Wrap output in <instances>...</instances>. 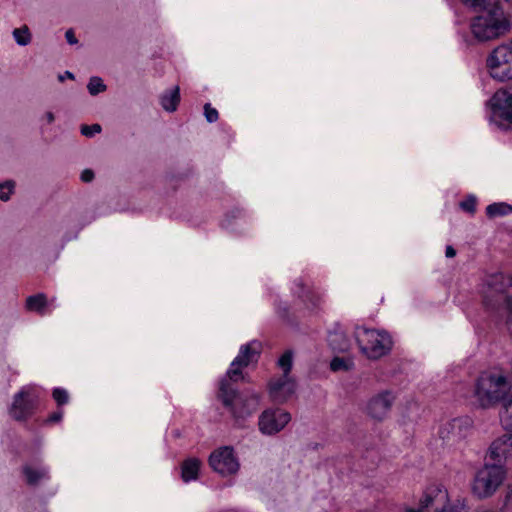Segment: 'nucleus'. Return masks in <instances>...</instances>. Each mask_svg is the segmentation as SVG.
Listing matches in <instances>:
<instances>
[{
  "instance_id": "nucleus-1",
  "label": "nucleus",
  "mask_w": 512,
  "mask_h": 512,
  "mask_svg": "<svg viewBox=\"0 0 512 512\" xmlns=\"http://www.w3.org/2000/svg\"><path fill=\"white\" fill-rule=\"evenodd\" d=\"M260 350L261 344L255 340L242 345L219 382L218 398L236 420L250 417L259 408L261 395L253 390L237 393L235 383L242 378V368L257 361Z\"/></svg>"
},
{
  "instance_id": "nucleus-2",
  "label": "nucleus",
  "mask_w": 512,
  "mask_h": 512,
  "mask_svg": "<svg viewBox=\"0 0 512 512\" xmlns=\"http://www.w3.org/2000/svg\"><path fill=\"white\" fill-rule=\"evenodd\" d=\"M474 397L482 408L501 403V423L506 430L512 431V382L507 374L501 370L482 372L475 383Z\"/></svg>"
},
{
  "instance_id": "nucleus-3",
  "label": "nucleus",
  "mask_w": 512,
  "mask_h": 512,
  "mask_svg": "<svg viewBox=\"0 0 512 512\" xmlns=\"http://www.w3.org/2000/svg\"><path fill=\"white\" fill-rule=\"evenodd\" d=\"M472 38L477 42H487L505 35L510 22L499 6H493L470 21Z\"/></svg>"
},
{
  "instance_id": "nucleus-4",
  "label": "nucleus",
  "mask_w": 512,
  "mask_h": 512,
  "mask_svg": "<svg viewBox=\"0 0 512 512\" xmlns=\"http://www.w3.org/2000/svg\"><path fill=\"white\" fill-rule=\"evenodd\" d=\"M42 391L34 384L22 386L12 397L7 411L11 419L24 423L30 420L37 412Z\"/></svg>"
},
{
  "instance_id": "nucleus-5",
  "label": "nucleus",
  "mask_w": 512,
  "mask_h": 512,
  "mask_svg": "<svg viewBox=\"0 0 512 512\" xmlns=\"http://www.w3.org/2000/svg\"><path fill=\"white\" fill-rule=\"evenodd\" d=\"M293 365V352L285 351L277 361V366L282 370V375L274 376L268 383V395L272 402L285 403L295 392L296 383L290 375Z\"/></svg>"
},
{
  "instance_id": "nucleus-6",
  "label": "nucleus",
  "mask_w": 512,
  "mask_h": 512,
  "mask_svg": "<svg viewBox=\"0 0 512 512\" xmlns=\"http://www.w3.org/2000/svg\"><path fill=\"white\" fill-rule=\"evenodd\" d=\"M354 337L360 351L369 359H379L392 348V339L385 331L356 327Z\"/></svg>"
},
{
  "instance_id": "nucleus-7",
  "label": "nucleus",
  "mask_w": 512,
  "mask_h": 512,
  "mask_svg": "<svg viewBox=\"0 0 512 512\" xmlns=\"http://www.w3.org/2000/svg\"><path fill=\"white\" fill-rule=\"evenodd\" d=\"M507 475L501 464H485L474 475L471 491L479 499L493 496L501 486Z\"/></svg>"
},
{
  "instance_id": "nucleus-8",
  "label": "nucleus",
  "mask_w": 512,
  "mask_h": 512,
  "mask_svg": "<svg viewBox=\"0 0 512 512\" xmlns=\"http://www.w3.org/2000/svg\"><path fill=\"white\" fill-rule=\"evenodd\" d=\"M488 108L491 123L503 130L512 129V88L496 91Z\"/></svg>"
},
{
  "instance_id": "nucleus-9",
  "label": "nucleus",
  "mask_w": 512,
  "mask_h": 512,
  "mask_svg": "<svg viewBox=\"0 0 512 512\" xmlns=\"http://www.w3.org/2000/svg\"><path fill=\"white\" fill-rule=\"evenodd\" d=\"M406 512H458V509L450 504L447 490L442 485L435 484L427 487L419 508H408Z\"/></svg>"
},
{
  "instance_id": "nucleus-10",
  "label": "nucleus",
  "mask_w": 512,
  "mask_h": 512,
  "mask_svg": "<svg viewBox=\"0 0 512 512\" xmlns=\"http://www.w3.org/2000/svg\"><path fill=\"white\" fill-rule=\"evenodd\" d=\"M490 76L499 81L512 78V45L496 47L487 58Z\"/></svg>"
},
{
  "instance_id": "nucleus-11",
  "label": "nucleus",
  "mask_w": 512,
  "mask_h": 512,
  "mask_svg": "<svg viewBox=\"0 0 512 512\" xmlns=\"http://www.w3.org/2000/svg\"><path fill=\"white\" fill-rule=\"evenodd\" d=\"M472 426L473 421L468 416L454 418L440 426L438 436L443 445L454 446L470 434Z\"/></svg>"
},
{
  "instance_id": "nucleus-12",
  "label": "nucleus",
  "mask_w": 512,
  "mask_h": 512,
  "mask_svg": "<svg viewBox=\"0 0 512 512\" xmlns=\"http://www.w3.org/2000/svg\"><path fill=\"white\" fill-rule=\"evenodd\" d=\"M290 421L291 415L289 412L281 408H268L259 416V431L263 435L272 436L282 431Z\"/></svg>"
},
{
  "instance_id": "nucleus-13",
  "label": "nucleus",
  "mask_w": 512,
  "mask_h": 512,
  "mask_svg": "<svg viewBox=\"0 0 512 512\" xmlns=\"http://www.w3.org/2000/svg\"><path fill=\"white\" fill-rule=\"evenodd\" d=\"M211 468L222 476L235 474L239 470V462L231 447L224 446L215 450L209 457Z\"/></svg>"
},
{
  "instance_id": "nucleus-14",
  "label": "nucleus",
  "mask_w": 512,
  "mask_h": 512,
  "mask_svg": "<svg viewBox=\"0 0 512 512\" xmlns=\"http://www.w3.org/2000/svg\"><path fill=\"white\" fill-rule=\"evenodd\" d=\"M395 399L393 391L383 390L368 400L366 412L371 418L381 421L388 416Z\"/></svg>"
},
{
  "instance_id": "nucleus-15",
  "label": "nucleus",
  "mask_w": 512,
  "mask_h": 512,
  "mask_svg": "<svg viewBox=\"0 0 512 512\" xmlns=\"http://www.w3.org/2000/svg\"><path fill=\"white\" fill-rule=\"evenodd\" d=\"M22 473L28 485L36 486L51 479L50 467L44 463L41 455L26 461L22 466Z\"/></svg>"
},
{
  "instance_id": "nucleus-16",
  "label": "nucleus",
  "mask_w": 512,
  "mask_h": 512,
  "mask_svg": "<svg viewBox=\"0 0 512 512\" xmlns=\"http://www.w3.org/2000/svg\"><path fill=\"white\" fill-rule=\"evenodd\" d=\"M292 292L304 303L307 309L317 308L322 301V293L303 278L295 279Z\"/></svg>"
},
{
  "instance_id": "nucleus-17",
  "label": "nucleus",
  "mask_w": 512,
  "mask_h": 512,
  "mask_svg": "<svg viewBox=\"0 0 512 512\" xmlns=\"http://www.w3.org/2000/svg\"><path fill=\"white\" fill-rule=\"evenodd\" d=\"M488 456L491 460L498 462L497 464L512 456V435L504 434L495 439L490 445Z\"/></svg>"
},
{
  "instance_id": "nucleus-18",
  "label": "nucleus",
  "mask_w": 512,
  "mask_h": 512,
  "mask_svg": "<svg viewBox=\"0 0 512 512\" xmlns=\"http://www.w3.org/2000/svg\"><path fill=\"white\" fill-rule=\"evenodd\" d=\"M221 225L226 230L241 233L243 227L247 225L246 213L242 209L235 208L225 215Z\"/></svg>"
},
{
  "instance_id": "nucleus-19",
  "label": "nucleus",
  "mask_w": 512,
  "mask_h": 512,
  "mask_svg": "<svg viewBox=\"0 0 512 512\" xmlns=\"http://www.w3.org/2000/svg\"><path fill=\"white\" fill-rule=\"evenodd\" d=\"M327 341L330 348L336 352H347L351 347V341L340 326L328 332Z\"/></svg>"
},
{
  "instance_id": "nucleus-20",
  "label": "nucleus",
  "mask_w": 512,
  "mask_h": 512,
  "mask_svg": "<svg viewBox=\"0 0 512 512\" xmlns=\"http://www.w3.org/2000/svg\"><path fill=\"white\" fill-rule=\"evenodd\" d=\"M201 462L197 458H188L181 465V478L185 483L195 481L198 478Z\"/></svg>"
},
{
  "instance_id": "nucleus-21",
  "label": "nucleus",
  "mask_w": 512,
  "mask_h": 512,
  "mask_svg": "<svg viewBox=\"0 0 512 512\" xmlns=\"http://www.w3.org/2000/svg\"><path fill=\"white\" fill-rule=\"evenodd\" d=\"M179 101L180 91L178 86L166 91L160 98L161 106L167 112H174L177 109Z\"/></svg>"
},
{
  "instance_id": "nucleus-22",
  "label": "nucleus",
  "mask_w": 512,
  "mask_h": 512,
  "mask_svg": "<svg viewBox=\"0 0 512 512\" xmlns=\"http://www.w3.org/2000/svg\"><path fill=\"white\" fill-rule=\"evenodd\" d=\"M46 307L47 298L44 294L32 295L26 299V308L31 312H36L40 315H44Z\"/></svg>"
},
{
  "instance_id": "nucleus-23",
  "label": "nucleus",
  "mask_w": 512,
  "mask_h": 512,
  "mask_svg": "<svg viewBox=\"0 0 512 512\" xmlns=\"http://www.w3.org/2000/svg\"><path fill=\"white\" fill-rule=\"evenodd\" d=\"M512 213V206L505 202H495L486 207V214L489 218L506 216Z\"/></svg>"
},
{
  "instance_id": "nucleus-24",
  "label": "nucleus",
  "mask_w": 512,
  "mask_h": 512,
  "mask_svg": "<svg viewBox=\"0 0 512 512\" xmlns=\"http://www.w3.org/2000/svg\"><path fill=\"white\" fill-rule=\"evenodd\" d=\"M13 37L16 43L20 46H26L31 41V34L27 26L14 29Z\"/></svg>"
},
{
  "instance_id": "nucleus-25",
  "label": "nucleus",
  "mask_w": 512,
  "mask_h": 512,
  "mask_svg": "<svg viewBox=\"0 0 512 512\" xmlns=\"http://www.w3.org/2000/svg\"><path fill=\"white\" fill-rule=\"evenodd\" d=\"M106 88L107 87L104 84L103 80L100 77H96V76L91 77L88 82V85H87V89L92 96H95L101 92H104L106 90Z\"/></svg>"
},
{
  "instance_id": "nucleus-26",
  "label": "nucleus",
  "mask_w": 512,
  "mask_h": 512,
  "mask_svg": "<svg viewBox=\"0 0 512 512\" xmlns=\"http://www.w3.org/2000/svg\"><path fill=\"white\" fill-rule=\"evenodd\" d=\"M353 362L351 360H346L341 357H334L330 362V368L332 371H347L351 368Z\"/></svg>"
},
{
  "instance_id": "nucleus-27",
  "label": "nucleus",
  "mask_w": 512,
  "mask_h": 512,
  "mask_svg": "<svg viewBox=\"0 0 512 512\" xmlns=\"http://www.w3.org/2000/svg\"><path fill=\"white\" fill-rule=\"evenodd\" d=\"M52 397L57 403L58 406H62L64 404H67L69 401V394L68 391L61 387H56L53 389Z\"/></svg>"
},
{
  "instance_id": "nucleus-28",
  "label": "nucleus",
  "mask_w": 512,
  "mask_h": 512,
  "mask_svg": "<svg viewBox=\"0 0 512 512\" xmlns=\"http://www.w3.org/2000/svg\"><path fill=\"white\" fill-rule=\"evenodd\" d=\"M477 198L475 195H468L467 198L460 202V208L466 212L474 213L476 209Z\"/></svg>"
},
{
  "instance_id": "nucleus-29",
  "label": "nucleus",
  "mask_w": 512,
  "mask_h": 512,
  "mask_svg": "<svg viewBox=\"0 0 512 512\" xmlns=\"http://www.w3.org/2000/svg\"><path fill=\"white\" fill-rule=\"evenodd\" d=\"M13 188L14 183L12 181L0 183V199L2 201H8L10 199V194L12 193Z\"/></svg>"
},
{
  "instance_id": "nucleus-30",
  "label": "nucleus",
  "mask_w": 512,
  "mask_h": 512,
  "mask_svg": "<svg viewBox=\"0 0 512 512\" xmlns=\"http://www.w3.org/2000/svg\"><path fill=\"white\" fill-rule=\"evenodd\" d=\"M101 132V126L99 124L83 125L81 127V134L86 137H93L95 134Z\"/></svg>"
},
{
  "instance_id": "nucleus-31",
  "label": "nucleus",
  "mask_w": 512,
  "mask_h": 512,
  "mask_svg": "<svg viewBox=\"0 0 512 512\" xmlns=\"http://www.w3.org/2000/svg\"><path fill=\"white\" fill-rule=\"evenodd\" d=\"M204 115L209 123L216 122L218 119V111L211 107L209 103L205 104L204 106Z\"/></svg>"
},
{
  "instance_id": "nucleus-32",
  "label": "nucleus",
  "mask_w": 512,
  "mask_h": 512,
  "mask_svg": "<svg viewBox=\"0 0 512 512\" xmlns=\"http://www.w3.org/2000/svg\"><path fill=\"white\" fill-rule=\"evenodd\" d=\"M460 2L473 9H484L489 0H460Z\"/></svg>"
},
{
  "instance_id": "nucleus-33",
  "label": "nucleus",
  "mask_w": 512,
  "mask_h": 512,
  "mask_svg": "<svg viewBox=\"0 0 512 512\" xmlns=\"http://www.w3.org/2000/svg\"><path fill=\"white\" fill-rule=\"evenodd\" d=\"M62 418H63V410L62 409H58L57 411L51 413L44 420V424L48 425V424L59 423V422H61Z\"/></svg>"
},
{
  "instance_id": "nucleus-34",
  "label": "nucleus",
  "mask_w": 512,
  "mask_h": 512,
  "mask_svg": "<svg viewBox=\"0 0 512 512\" xmlns=\"http://www.w3.org/2000/svg\"><path fill=\"white\" fill-rule=\"evenodd\" d=\"M65 38L70 45H75L78 43V39L76 38L75 33L72 29L66 31Z\"/></svg>"
},
{
  "instance_id": "nucleus-35",
  "label": "nucleus",
  "mask_w": 512,
  "mask_h": 512,
  "mask_svg": "<svg viewBox=\"0 0 512 512\" xmlns=\"http://www.w3.org/2000/svg\"><path fill=\"white\" fill-rule=\"evenodd\" d=\"M94 178V172L90 169H86L81 173V180L83 182H90Z\"/></svg>"
},
{
  "instance_id": "nucleus-36",
  "label": "nucleus",
  "mask_w": 512,
  "mask_h": 512,
  "mask_svg": "<svg viewBox=\"0 0 512 512\" xmlns=\"http://www.w3.org/2000/svg\"><path fill=\"white\" fill-rule=\"evenodd\" d=\"M66 78H68V79H74V75H73V73H71L70 71H66L64 74H60V75L58 76V80H59L60 82H63Z\"/></svg>"
},
{
  "instance_id": "nucleus-37",
  "label": "nucleus",
  "mask_w": 512,
  "mask_h": 512,
  "mask_svg": "<svg viewBox=\"0 0 512 512\" xmlns=\"http://www.w3.org/2000/svg\"><path fill=\"white\" fill-rule=\"evenodd\" d=\"M506 489H507V494H506L505 500H506V502H508V501H510L511 496H512V481L507 483Z\"/></svg>"
},
{
  "instance_id": "nucleus-38",
  "label": "nucleus",
  "mask_w": 512,
  "mask_h": 512,
  "mask_svg": "<svg viewBox=\"0 0 512 512\" xmlns=\"http://www.w3.org/2000/svg\"><path fill=\"white\" fill-rule=\"evenodd\" d=\"M445 255L448 258H452L456 255V251L452 246H447L445 250Z\"/></svg>"
},
{
  "instance_id": "nucleus-39",
  "label": "nucleus",
  "mask_w": 512,
  "mask_h": 512,
  "mask_svg": "<svg viewBox=\"0 0 512 512\" xmlns=\"http://www.w3.org/2000/svg\"><path fill=\"white\" fill-rule=\"evenodd\" d=\"M44 119L47 122V124H51L55 120V117H54V114L52 112H47L44 115Z\"/></svg>"
},
{
  "instance_id": "nucleus-40",
  "label": "nucleus",
  "mask_w": 512,
  "mask_h": 512,
  "mask_svg": "<svg viewBox=\"0 0 512 512\" xmlns=\"http://www.w3.org/2000/svg\"><path fill=\"white\" fill-rule=\"evenodd\" d=\"M463 40L467 44H471V42H472V39H470V37L468 35H463Z\"/></svg>"
}]
</instances>
